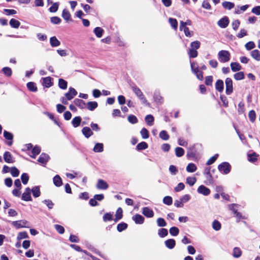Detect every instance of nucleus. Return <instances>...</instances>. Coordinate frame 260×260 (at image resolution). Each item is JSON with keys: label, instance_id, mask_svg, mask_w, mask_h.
<instances>
[{"label": "nucleus", "instance_id": "1", "mask_svg": "<svg viewBox=\"0 0 260 260\" xmlns=\"http://www.w3.org/2000/svg\"><path fill=\"white\" fill-rule=\"evenodd\" d=\"M201 43L199 41L192 42L190 44V48L188 51V55L189 58H196L198 56L197 49L200 47Z\"/></svg>", "mask_w": 260, "mask_h": 260}, {"label": "nucleus", "instance_id": "2", "mask_svg": "<svg viewBox=\"0 0 260 260\" xmlns=\"http://www.w3.org/2000/svg\"><path fill=\"white\" fill-rule=\"evenodd\" d=\"M130 86L134 91V92L136 94L137 97L141 101V102L143 104H146V105L149 106V103L147 102V100L145 98L143 93L140 90L139 88L137 87L134 84H131Z\"/></svg>", "mask_w": 260, "mask_h": 260}, {"label": "nucleus", "instance_id": "3", "mask_svg": "<svg viewBox=\"0 0 260 260\" xmlns=\"http://www.w3.org/2000/svg\"><path fill=\"white\" fill-rule=\"evenodd\" d=\"M191 70L197 77L199 80H202L203 77L202 73L200 71L198 63L196 61L190 62Z\"/></svg>", "mask_w": 260, "mask_h": 260}, {"label": "nucleus", "instance_id": "4", "mask_svg": "<svg viewBox=\"0 0 260 260\" xmlns=\"http://www.w3.org/2000/svg\"><path fill=\"white\" fill-rule=\"evenodd\" d=\"M180 30H183L186 37H191L193 35V32L190 31L187 25H191V22L190 20H187L186 22L181 21Z\"/></svg>", "mask_w": 260, "mask_h": 260}, {"label": "nucleus", "instance_id": "5", "mask_svg": "<svg viewBox=\"0 0 260 260\" xmlns=\"http://www.w3.org/2000/svg\"><path fill=\"white\" fill-rule=\"evenodd\" d=\"M218 59L221 62H225L230 60V54L226 50L220 51L218 53Z\"/></svg>", "mask_w": 260, "mask_h": 260}, {"label": "nucleus", "instance_id": "6", "mask_svg": "<svg viewBox=\"0 0 260 260\" xmlns=\"http://www.w3.org/2000/svg\"><path fill=\"white\" fill-rule=\"evenodd\" d=\"M231 169V165L226 162H222L218 166V170L224 174L230 173Z\"/></svg>", "mask_w": 260, "mask_h": 260}, {"label": "nucleus", "instance_id": "7", "mask_svg": "<svg viewBox=\"0 0 260 260\" xmlns=\"http://www.w3.org/2000/svg\"><path fill=\"white\" fill-rule=\"evenodd\" d=\"M21 199L25 201H31L32 198L31 197V189L29 187H26L25 191L22 194Z\"/></svg>", "mask_w": 260, "mask_h": 260}, {"label": "nucleus", "instance_id": "8", "mask_svg": "<svg viewBox=\"0 0 260 260\" xmlns=\"http://www.w3.org/2000/svg\"><path fill=\"white\" fill-rule=\"evenodd\" d=\"M3 157L5 161L7 163L13 164L15 161V158L9 151H6L4 153Z\"/></svg>", "mask_w": 260, "mask_h": 260}, {"label": "nucleus", "instance_id": "9", "mask_svg": "<svg viewBox=\"0 0 260 260\" xmlns=\"http://www.w3.org/2000/svg\"><path fill=\"white\" fill-rule=\"evenodd\" d=\"M234 206H238L237 204H233L230 205V209L232 210L235 217L237 218V221L239 222L241 219L246 218L244 216H243L241 214L237 211L234 207Z\"/></svg>", "mask_w": 260, "mask_h": 260}, {"label": "nucleus", "instance_id": "10", "mask_svg": "<svg viewBox=\"0 0 260 260\" xmlns=\"http://www.w3.org/2000/svg\"><path fill=\"white\" fill-rule=\"evenodd\" d=\"M229 24V20L228 17L224 16L217 22L218 25L221 28H225Z\"/></svg>", "mask_w": 260, "mask_h": 260}, {"label": "nucleus", "instance_id": "11", "mask_svg": "<svg viewBox=\"0 0 260 260\" xmlns=\"http://www.w3.org/2000/svg\"><path fill=\"white\" fill-rule=\"evenodd\" d=\"M50 157L48 154L42 153L38 159V161L42 164L46 165Z\"/></svg>", "mask_w": 260, "mask_h": 260}, {"label": "nucleus", "instance_id": "12", "mask_svg": "<svg viewBox=\"0 0 260 260\" xmlns=\"http://www.w3.org/2000/svg\"><path fill=\"white\" fill-rule=\"evenodd\" d=\"M4 137L7 140H10L9 141H8L7 142V144L10 146L13 144V135L12 133L10 132H7L6 131H4Z\"/></svg>", "mask_w": 260, "mask_h": 260}, {"label": "nucleus", "instance_id": "13", "mask_svg": "<svg viewBox=\"0 0 260 260\" xmlns=\"http://www.w3.org/2000/svg\"><path fill=\"white\" fill-rule=\"evenodd\" d=\"M77 94V91L73 88L70 87L69 88V91L67 93L65 94V96L67 98V100H71L74 98L75 96Z\"/></svg>", "mask_w": 260, "mask_h": 260}, {"label": "nucleus", "instance_id": "14", "mask_svg": "<svg viewBox=\"0 0 260 260\" xmlns=\"http://www.w3.org/2000/svg\"><path fill=\"white\" fill-rule=\"evenodd\" d=\"M197 191L199 193L202 194L204 196H208L210 193V190L203 185H200L198 187Z\"/></svg>", "mask_w": 260, "mask_h": 260}, {"label": "nucleus", "instance_id": "15", "mask_svg": "<svg viewBox=\"0 0 260 260\" xmlns=\"http://www.w3.org/2000/svg\"><path fill=\"white\" fill-rule=\"evenodd\" d=\"M108 183L102 179H99L96 184V188L100 189H106L108 188Z\"/></svg>", "mask_w": 260, "mask_h": 260}, {"label": "nucleus", "instance_id": "16", "mask_svg": "<svg viewBox=\"0 0 260 260\" xmlns=\"http://www.w3.org/2000/svg\"><path fill=\"white\" fill-rule=\"evenodd\" d=\"M27 223L26 220L15 221L12 222V224L17 229L26 227V224Z\"/></svg>", "mask_w": 260, "mask_h": 260}, {"label": "nucleus", "instance_id": "17", "mask_svg": "<svg viewBox=\"0 0 260 260\" xmlns=\"http://www.w3.org/2000/svg\"><path fill=\"white\" fill-rule=\"evenodd\" d=\"M142 213L147 217H152L154 215V213L152 210L148 207H144L143 208Z\"/></svg>", "mask_w": 260, "mask_h": 260}, {"label": "nucleus", "instance_id": "18", "mask_svg": "<svg viewBox=\"0 0 260 260\" xmlns=\"http://www.w3.org/2000/svg\"><path fill=\"white\" fill-rule=\"evenodd\" d=\"M132 218L136 224H143L145 219L144 217L140 214H136V215L133 216Z\"/></svg>", "mask_w": 260, "mask_h": 260}, {"label": "nucleus", "instance_id": "19", "mask_svg": "<svg viewBox=\"0 0 260 260\" xmlns=\"http://www.w3.org/2000/svg\"><path fill=\"white\" fill-rule=\"evenodd\" d=\"M74 103L80 109H84L86 107V103L83 100L75 99Z\"/></svg>", "mask_w": 260, "mask_h": 260}, {"label": "nucleus", "instance_id": "20", "mask_svg": "<svg viewBox=\"0 0 260 260\" xmlns=\"http://www.w3.org/2000/svg\"><path fill=\"white\" fill-rule=\"evenodd\" d=\"M82 134L86 138H88L93 135V132L91 129L87 126L84 127L82 130Z\"/></svg>", "mask_w": 260, "mask_h": 260}, {"label": "nucleus", "instance_id": "21", "mask_svg": "<svg viewBox=\"0 0 260 260\" xmlns=\"http://www.w3.org/2000/svg\"><path fill=\"white\" fill-rule=\"evenodd\" d=\"M166 246L169 249H173L176 245V241L174 239H170L165 242Z\"/></svg>", "mask_w": 260, "mask_h": 260}, {"label": "nucleus", "instance_id": "22", "mask_svg": "<svg viewBox=\"0 0 260 260\" xmlns=\"http://www.w3.org/2000/svg\"><path fill=\"white\" fill-rule=\"evenodd\" d=\"M53 181L54 184L57 187H60L62 185V179L58 175H56L54 177Z\"/></svg>", "mask_w": 260, "mask_h": 260}, {"label": "nucleus", "instance_id": "23", "mask_svg": "<svg viewBox=\"0 0 260 260\" xmlns=\"http://www.w3.org/2000/svg\"><path fill=\"white\" fill-rule=\"evenodd\" d=\"M50 43L51 46L53 47L59 46L60 44L59 41L55 36L50 38Z\"/></svg>", "mask_w": 260, "mask_h": 260}, {"label": "nucleus", "instance_id": "24", "mask_svg": "<svg viewBox=\"0 0 260 260\" xmlns=\"http://www.w3.org/2000/svg\"><path fill=\"white\" fill-rule=\"evenodd\" d=\"M87 109L90 111H93L98 106V104L96 102H88L86 104Z\"/></svg>", "mask_w": 260, "mask_h": 260}, {"label": "nucleus", "instance_id": "25", "mask_svg": "<svg viewBox=\"0 0 260 260\" xmlns=\"http://www.w3.org/2000/svg\"><path fill=\"white\" fill-rule=\"evenodd\" d=\"M123 211L121 208L119 207L117 209L116 214H115V218L114 219L115 222H117L118 220L121 219L123 216Z\"/></svg>", "mask_w": 260, "mask_h": 260}, {"label": "nucleus", "instance_id": "26", "mask_svg": "<svg viewBox=\"0 0 260 260\" xmlns=\"http://www.w3.org/2000/svg\"><path fill=\"white\" fill-rule=\"evenodd\" d=\"M41 150V147L39 146L36 145L31 150V153L32 155H31L30 156L32 158H35L36 156L40 153Z\"/></svg>", "mask_w": 260, "mask_h": 260}, {"label": "nucleus", "instance_id": "27", "mask_svg": "<svg viewBox=\"0 0 260 260\" xmlns=\"http://www.w3.org/2000/svg\"><path fill=\"white\" fill-rule=\"evenodd\" d=\"M31 191L32 193V195L35 198H38L41 195V191L40 187L39 186H34L31 189Z\"/></svg>", "mask_w": 260, "mask_h": 260}, {"label": "nucleus", "instance_id": "28", "mask_svg": "<svg viewBox=\"0 0 260 260\" xmlns=\"http://www.w3.org/2000/svg\"><path fill=\"white\" fill-rule=\"evenodd\" d=\"M248 5H244L241 7H237L235 9V13L236 14H240L242 12L245 11L248 8Z\"/></svg>", "mask_w": 260, "mask_h": 260}, {"label": "nucleus", "instance_id": "29", "mask_svg": "<svg viewBox=\"0 0 260 260\" xmlns=\"http://www.w3.org/2000/svg\"><path fill=\"white\" fill-rule=\"evenodd\" d=\"M242 252L240 248L235 247L233 250V256L235 258H239L242 255Z\"/></svg>", "mask_w": 260, "mask_h": 260}, {"label": "nucleus", "instance_id": "30", "mask_svg": "<svg viewBox=\"0 0 260 260\" xmlns=\"http://www.w3.org/2000/svg\"><path fill=\"white\" fill-rule=\"evenodd\" d=\"M82 119L80 116L74 117L72 121V123L74 127L79 126L81 123Z\"/></svg>", "mask_w": 260, "mask_h": 260}, {"label": "nucleus", "instance_id": "31", "mask_svg": "<svg viewBox=\"0 0 260 260\" xmlns=\"http://www.w3.org/2000/svg\"><path fill=\"white\" fill-rule=\"evenodd\" d=\"M148 145L146 142H141L137 145V146L136 147V149L138 151H140V150H145V149H147L148 148Z\"/></svg>", "mask_w": 260, "mask_h": 260}, {"label": "nucleus", "instance_id": "32", "mask_svg": "<svg viewBox=\"0 0 260 260\" xmlns=\"http://www.w3.org/2000/svg\"><path fill=\"white\" fill-rule=\"evenodd\" d=\"M222 7L226 10H231L233 9L234 6L235 4L233 3L230 2H224L222 3Z\"/></svg>", "mask_w": 260, "mask_h": 260}, {"label": "nucleus", "instance_id": "33", "mask_svg": "<svg viewBox=\"0 0 260 260\" xmlns=\"http://www.w3.org/2000/svg\"><path fill=\"white\" fill-rule=\"evenodd\" d=\"M26 86L30 91L36 92L37 91V87L35 82H27Z\"/></svg>", "mask_w": 260, "mask_h": 260}, {"label": "nucleus", "instance_id": "34", "mask_svg": "<svg viewBox=\"0 0 260 260\" xmlns=\"http://www.w3.org/2000/svg\"><path fill=\"white\" fill-rule=\"evenodd\" d=\"M62 18L66 21H68L71 20V14L69 11L67 9H64L62 13Z\"/></svg>", "mask_w": 260, "mask_h": 260}, {"label": "nucleus", "instance_id": "35", "mask_svg": "<svg viewBox=\"0 0 260 260\" xmlns=\"http://www.w3.org/2000/svg\"><path fill=\"white\" fill-rule=\"evenodd\" d=\"M93 32L95 36L100 38L102 37L104 30L100 27H96L94 29Z\"/></svg>", "mask_w": 260, "mask_h": 260}, {"label": "nucleus", "instance_id": "36", "mask_svg": "<svg viewBox=\"0 0 260 260\" xmlns=\"http://www.w3.org/2000/svg\"><path fill=\"white\" fill-rule=\"evenodd\" d=\"M168 235V231L167 229L161 228L158 231V235L160 238H164Z\"/></svg>", "mask_w": 260, "mask_h": 260}, {"label": "nucleus", "instance_id": "37", "mask_svg": "<svg viewBox=\"0 0 260 260\" xmlns=\"http://www.w3.org/2000/svg\"><path fill=\"white\" fill-rule=\"evenodd\" d=\"M145 120L146 123L148 125L151 126L153 125V121H154V117L152 115H151V114L147 115L145 117Z\"/></svg>", "mask_w": 260, "mask_h": 260}, {"label": "nucleus", "instance_id": "38", "mask_svg": "<svg viewBox=\"0 0 260 260\" xmlns=\"http://www.w3.org/2000/svg\"><path fill=\"white\" fill-rule=\"evenodd\" d=\"M93 150L95 152H103L104 150L103 144L102 143H96L95 145Z\"/></svg>", "mask_w": 260, "mask_h": 260}, {"label": "nucleus", "instance_id": "39", "mask_svg": "<svg viewBox=\"0 0 260 260\" xmlns=\"http://www.w3.org/2000/svg\"><path fill=\"white\" fill-rule=\"evenodd\" d=\"M9 23L12 27L15 28H18L20 25L19 21L15 19H11L9 22Z\"/></svg>", "mask_w": 260, "mask_h": 260}, {"label": "nucleus", "instance_id": "40", "mask_svg": "<svg viewBox=\"0 0 260 260\" xmlns=\"http://www.w3.org/2000/svg\"><path fill=\"white\" fill-rule=\"evenodd\" d=\"M141 135L143 139H146L149 137V131L145 127H143L140 131Z\"/></svg>", "mask_w": 260, "mask_h": 260}, {"label": "nucleus", "instance_id": "41", "mask_svg": "<svg viewBox=\"0 0 260 260\" xmlns=\"http://www.w3.org/2000/svg\"><path fill=\"white\" fill-rule=\"evenodd\" d=\"M196 170L197 167L193 163H189L186 167V171L188 172L193 173Z\"/></svg>", "mask_w": 260, "mask_h": 260}, {"label": "nucleus", "instance_id": "42", "mask_svg": "<svg viewBox=\"0 0 260 260\" xmlns=\"http://www.w3.org/2000/svg\"><path fill=\"white\" fill-rule=\"evenodd\" d=\"M127 224L125 222L119 223L117 226V230L119 232H121L127 228Z\"/></svg>", "mask_w": 260, "mask_h": 260}, {"label": "nucleus", "instance_id": "43", "mask_svg": "<svg viewBox=\"0 0 260 260\" xmlns=\"http://www.w3.org/2000/svg\"><path fill=\"white\" fill-rule=\"evenodd\" d=\"M252 57L256 60H260V53L258 50H254L251 52Z\"/></svg>", "mask_w": 260, "mask_h": 260}, {"label": "nucleus", "instance_id": "44", "mask_svg": "<svg viewBox=\"0 0 260 260\" xmlns=\"http://www.w3.org/2000/svg\"><path fill=\"white\" fill-rule=\"evenodd\" d=\"M159 137L163 140H168L169 139V135L166 131H161L159 135Z\"/></svg>", "mask_w": 260, "mask_h": 260}, {"label": "nucleus", "instance_id": "45", "mask_svg": "<svg viewBox=\"0 0 260 260\" xmlns=\"http://www.w3.org/2000/svg\"><path fill=\"white\" fill-rule=\"evenodd\" d=\"M231 67L232 70L234 72L239 71L241 68L240 64L237 62H232L231 63Z\"/></svg>", "mask_w": 260, "mask_h": 260}, {"label": "nucleus", "instance_id": "46", "mask_svg": "<svg viewBox=\"0 0 260 260\" xmlns=\"http://www.w3.org/2000/svg\"><path fill=\"white\" fill-rule=\"evenodd\" d=\"M19 170L15 167H12L11 168V174L14 177H18L19 175Z\"/></svg>", "mask_w": 260, "mask_h": 260}, {"label": "nucleus", "instance_id": "47", "mask_svg": "<svg viewBox=\"0 0 260 260\" xmlns=\"http://www.w3.org/2000/svg\"><path fill=\"white\" fill-rule=\"evenodd\" d=\"M154 99L156 103H162V98L158 92L155 91L154 93Z\"/></svg>", "mask_w": 260, "mask_h": 260}, {"label": "nucleus", "instance_id": "48", "mask_svg": "<svg viewBox=\"0 0 260 260\" xmlns=\"http://www.w3.org/2000/svg\"><path fill=\"white\" fill-rule=\"evenodd\" d=\"M221 227V224L218 221L215 220L213 221L212 228L214 230L219 231L220 230Z\"/></svg>", "mask_w": 260, "mask_h": 260}, {"label": "nucleus", "instance_id": "49", "mask_svg": "<svg viewBox=\"0 0 260 260\" xmlns=\"http://www.w3.org/2000/svg\"><path fill=\"white\" fill-rule=\"evenodd\" d=\"M233 82H225L226 83V93L227 94H230L233 91Z\"/></svg>", "mask_w": 260, "mask_h": 260}, {"label": "nucleus", "instance_id": "50", "mask_svg": "<svg viewBox=\"0 0 260 260\" xmlns=\"http://www.w3.org/2000/svg\"><path fill=\"white\" fill-rule=\"evenodd\" d=\"M197 181V179L194 177H188L186 178V183L190 186H193Z\"/></svg>", "mask_w": 260, "mask_h": 260}, {"label": "nucleus", "instance_id": "51", "mask_svg": "<svg viewBox=\"0 0 260 260\" xmlns=\"http://www.w3.org/2000/svg\"><path fill=\"white\" fill-rule=\"evenodd\" d=\"M21 179L23 184H26L29 180V176L27 173H24L21 175Z\"/></svg>", "mask_w": 260, "mask_h": 260}, {"label": "nucleus", "instance_id": "52", "mask_svg": "<svg viewBox=\"0 0 260 260\" xmlns=\"http://www.w3.org/2000/svg\"><path fill=\"white\" fill-rule=\"evenodd\" d=\"M248 117L251 122H253L255 121L256 114L254 110H252L249 112Z\"/></svg>", "mask_w": 260, "mask_h": 260}, {"label": "nucleus", "instance_id": "53", "mask_svg": "<svg viewBox=\"0 0 260 260\" xmlns=\"http://www.w3.org/2000/svg\"><path fill=\"white\" fill-rule=\"evenodd\" d=\"M169 232L173 236H176L179 234V229L178 228L173 226L170 229Z\"/></svg>", "mask_w": 260, "mask_h": 260}, {"label": "nucleus", "instance_id": "54", "mask_svg": "<svg viewBox=\"0 0 260 260\" xmlns=\"http://www.w3.org/2000/svg\"><path fill=\"white\" fill-rule=\"evenodd\" d=\"M127 119L128 121L132 124H136L138 122L137 118L134 115H129L127 117Z\"/></svg>", "mask_w": 260, "mask_h": 260}, {"label": "nucleus", "instance_id": "55", "mask_svg": "<svg viewBox=\"0 0 260 260\" xmlns=\"http://www.w3.org/2000/svg\"><path fill=\"white\" fill-rule=\"evenodd\" d=\"M157 224L159 227H164L166 226L167 222L164 218L159 217L157 219Z\"/></svg>", "mask_w": 260, "mask_h": 260}, {"label": "nucleus", "instance_id": "56", "mask_svg": "<svg viewBox=\"0 0 260 260\" xmlns=\"http://www.w3.org/2000/svg\"><path fill=\"white\" fill-rule=\"evenodd\" d=\"M169 23L171 26L176 30L177 29L178 22L176 19L173 18H170L169 20Z\"/></svg>", "mask_w": 260, "mask_h": 260}, {"label": "nucleus", "instance_id": "57", "mask_svg": "<svg viewBox=\"0 0 260 260\" xmlns=\"http://www.w3.org/2000/svg\"><path fill=\"white\" fill-rule=\"evenodd\" d=\"M50 21L53 24H58L61 22V20L58 17L54 16V17H52L50 18Z\"/></svg>", "mask_w": 260, "mask_h": 260}, {"label": "nucleus", "instance_id": "58", "mask_svg": "<svg viewBox=\"0 0 260 260\" xmlns=\"http://www.w3.org/2000/svg\"><path fill=\"white\" fill-rule=\"evenodd\" d=\"M27 238H28V235L26 232H20V233H19V234L17 236V239L18 240Z\"/></svg>", "mask_w": 260, "mask_h": 260}, {"label": "nucleus", "instance_id": "59", "mask_svg": "<svg viewBox=\"0 0 260 260\" xmlns=\"http://www.w3.org/2000/svg\"><path fill=\"white\" fill-rule=\"evenodd\" d=\"M163 202L167 205H171L172 204V198L170 196H166L163 199Z\"/></svg>", "mask_w": 260, "mask_h": 260}, {"label": "nucleus", "instance_id": "60", "mask_svg": "<svg viewBox=\"0 0 260 260\" xmlns=\"http://www.w3.org/2000/svg\"><path fill=\"white\" fill-rule=\"evenodd\" d=\"M54 228L59 234H62L64 233V229L62 226L59 224H55Z\"/></svg>", "mask_w": 260, "mask_h": 260}, {"label": "nucleus", "instance_id": "61", "mask_svg": "<svg viewBox=\"0 0 260 260\" xmlns=\"http://www.w3.org/2000/svg\"><path fill=\"white\" fill-rule=\"evenodd\" d=\"M244 75L243 72H240L235 74L234 77L236 80H241L244 78Z\"/></svg>", "mask_w": 260, "mask_h": 260}, {"label": "nucleus", "instance_id": "62", "mask_svg": "<svg viewBox=\"0 0 260 260\" xmlns=\"http://www.w3.org/2000/svg\"><path fill=\"white\" fill-rule=\"evenodd\" d=\"M2 71L4 73V74L7 76H10L12 74V70L9 67H4L2 69Z\"/></svg>", "mask_w": 260, "mask_h": 260}, {"label": "nucleus", "instance_id": "63", "mask_svg": "<svg viewBox=\"0 0 260 260\" xmlns=\"http://www.w3.org/2000/svg\"><path fill=\"white\" fill-rule=\"evenodd\" d=\"M43 202L46 205L49 209H51L54 206V203L50 200H45Z\"/></svg>", "mask_w": 260, "mask_h": 260}, {"label": "nucleus", "instance_id": "64", "mask_svg": "<svg viewBox=\"0 0 260 260\" xmlns=\"http://www.w3.org/2000/svg\"><path fill=\"white\" fill-rule=\"evenodd\" d=\"M112 219V215L110 213H106L103 216V220L105 222L110 221Z\"/></svg>", "mask_w": 260, "mask_h": 260}]
</instances>
